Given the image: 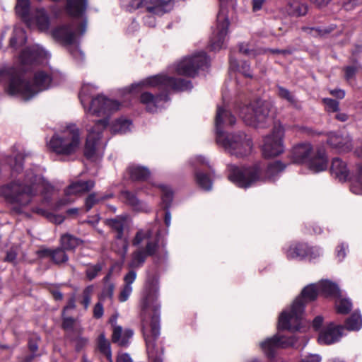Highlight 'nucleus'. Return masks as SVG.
<instances>
[{"label":"nucleus","mask_w":362,"mask_h":362,"mask_svg":"<svg viewBox=\"0 0 362 362\" xmlns=\"http://www.w3.org/2000/svg\"><path fill=\"white\" fill-rule=\"evenodd\" d=\"M95 87L90 84H84L79 93V98L81 104L86 110V119L83 121L85 124L86 120L90 116L103 117L105 119L98 120L93 127L90 128L86 125L88 132L84 154L91 158L96 152L100 149H103L105 144L100 141L101 134L107 124V117L119 109L120 104L115 100L106 98L103 95H98L92 98L90 104L88 108L86 107V102L92 97Z\"/></svg>","instance_id":"obj_1"},{"label":"nucleus","mask_w":362,"mask_h":362,"mask_svg":"<svg viewBox=\"0 0 362 362\" xmlns=\"http://www.w3.org/2000/svg\"><path fill=\"white\" fill-rule=\"evenodd\" d=\"M55 191L54 187L31 170L2 185L0 196L6 203L21 208L29 205L39 192L49 202Z\"/></svg>","instance_id":"obj_2"},{"label":"nucleus","mask_w":362,"mask_h":362,"mask_svg":"<svg viewBox=\"0 0 362 362\" xmlns=\"http://www.w3.org/2000/svg\"><path fill=\"white\" fill-rule=\"evenodd\" d=\"M158 281L148 283L145 296L141 302L143 332L146 340L147 354L151 362H162L161 347L156 340L160 334L159 313L160 305L157 303Z\"/></svg>","instance_id":"obj_3"},{"label":"nucleus","mask_w":362,"mask_h":362,"mask_svg":"<svg viewBox=\"0 0 362 362\" xmlns=\"http://www.w3.org/2000/svg\"><path fill=\"white\" fill-rule=\"evenodd\" d=\"M0 77L9 79L7 92L11 95H17L24 100H28L40 91L47 89L51 84L50 76L44 71L35 74L33 83L25 82L21 75L14 69L0 70Z\"/></svg>","instance_id":"obj_4"},{"label":"nucleus","mask_w":362,"mask_h":362,"mask_svg":"<svg viewBox=\"0 0 362 362\" xmlns=\"http://www.w3.org/2000/svg\"><path fill=\"white\" fill-rule=\"evenodd\" d=\"M320 293L317 284H311L305 287L301 292V296L294 300L290 310H284L281 313L279 317L278 329L290 331L299 329L304 310V301L314 300Z\"/></svg>","instance_id":"obj_5"},{"label":"nucleus","mask_w":362,"mask_h":362,"mask_svg":"<svg viewBox=\"0 0 362 362\" xmlns=\"http://www.w3.org/2000/svg\"><path fill=\"white\" fill-rule=\"evenodd\" d=\"M132 245L141 246L132 252L128 263L129 268L137 269L142 267L148 256L156 255L158 249V238L154 235L151 228L140 229L132 240Z\"/></svg>","instance_id":"obj_6"},{"label":"nucleus","mask_w":362,"mask_h":362,"mask_svg":"<svg viewBox=\"0 0 362 362\" xmlns=\"http://www.w3.org/2000/svg\"><path fill=\"white\" fill-rule=\"evenodd\" d=\"M81 144L80 129L76 124H69L52 136L48 146L57 154L70 156L79 149Z\"/></svg>","instance_id":"obj_7"},{"label":"nucleus","mask_w":362,"mask_h":362,"mask_svg":"<svg viewBox=\"0 0 362 362\" xmlns=\"http://www.w3.org/2000/svg\"><path fill=\"white\" fill-rule=\"evenodd\" d=\"M216 142L226 152L237 158H244L251 154L253 142L251 137L243 132L219 133Z\"/></svg>","instance_id":"obj_8"},{"label":"nucleus","mask_w":362,"mask_h":362,"mask_svg":"<svg viewBox=\"0 0 362 362\" xmlns=\"http://www.w3.org/2000/svg\"><path fill=\"white\" fill-rule=\"evenodd\" d=\"M269 112V105L258 100L243 107L240 110V116L247 125L263 127Z\"/></svg>","instance_id":"obj_9"},{"label":"nucleus","mask_w":362,"mask_h":362,"mask_svg":"<svg viewBox=\"0 0 362 362\" xmlns=\"http://www.w3.org/2000/svg\"><path fill=\"white\" fill-rule=\"evenodd\" d=\"M135 86L144 88L158 87L166 90L172 89L174 90H187L192 88V86L189 81L175 78L168 76L165 74H158L150 76L143 80Z\"/></svg>","instance_id":"obj_10"},{"label":"nucleus","mask_w":362,"mask_h":362,"mask_svg":"<svg viewBox=\"0 0 362 362\" xmlns=\"http://www.w3.org/2000/svg\"><path fill=\"white\" fill-rule=\"evenodd\" d=\"M86 30V21L78 23L75 21L71 24L59 25L50 32L52 37L57 42L71 45L76 42Z\"/></svg>","instance_id":"obj_11"},{"label":"nucleus","mask_w":362,"mask_h":362,"mask_svg":"<svg viewBox=\"0 0 362 362\" xmlns=\"http://www.w3.org/2000/svg\"><path fill=\"white\" fill-rule=\"evenodd\" d=\"M208 59L204 52H199L185 57L172 67L173 71L178 75L194 77L200 69L207 66Z\"/></svg>","instance_id":"obj_12"},{"label":"nucleus","mask_w":362,"mask_h":362,"mask_svg":"<svg viewBox=\"0 0 362 362\" xmlns=\"http://www.w3.org/2000/svg\"><path fill=\"white\" fill-rule=\"evenodd\" d=\"M284 127L281 124H278L274 127L271 134L264 137L262 153L265 158H273L284 152Z\"/></svg>","instance_id":"obj_13"},{"label":"nucleus","mask_w":362,"mask_h":362,"mask_svg":"<svg viewBox=\"0 0 362 362\" xmlns=\"http://www.w3.org/2000/svg\"><path fill=\"white\" fill-rule=\"evenodd\" d=\"M259 170L257 166L241 168L232 166L228 179L238 186L246 188L259 180Z\"/></svg>","instance_id":"obj_14"},{"label":"nucleus","mask_w":362,"mask_h":362,"mask_svg":"<svg viewBox=\"0 0 362 362\" xmlns=\"http://www.w3.org/2000/svg\"><path fill=\"white\" fill-rule=\"evenodd\" d=\"M228 25L227 10L221 6L217 15L216 28L213 30L210 40V46L212 49L218 50L223 47L228 33Z\"/></svg>","instance_id":"obj_15"},{"label":"nucleus","mask_w":362,"mask_h":362,"mask_svg":"<svg viewBox=\"0 0 362 362\" xmlns=\"http://www.w3.org/2000/svg\"><path fill=\"white\" fill-rule=\"evenodd\" d=\"M132 4L136 8L145 7L152 15L161 16L172 9L173 0H133Z\"/></svg>","instance_id":"obj_16"},{"label":"nucleus","mask_w":362,"mask_h":362,"mask_svg":"<svg viewBox=\"0 0 362 362\" xmlns=\"http://www.w3.org/2000/svg\"><path fill=\"white\" fill-rule=\"evenodd\" d=\"M327 136V144L337 153H347L354 148L351 137L348 134L330 132Z\"/></svg>","instance_id":"obj_17"},{"label":"nucleus","mask_w":362,"mask_h":362,"mask_svg":"<svg viewBox=\"0 0 362 362\" xmlns=\"http://www.w3.org/2000/svg\"><path fill=\"white\" fill-rule=\"evenodd\" d=\"M94 185L95 182L92 180L73 182L65 189V197L58 202L57 206L60 207L72 202L74 199L71 197V195H77L86 192L90 190Z\"/></svg>","instance_id":"obj_18"},{"label":"nucleus","mask_w":362,"mask_h":362,"mask_svg":"<svg viewBox=\"0 0 362 362\" xmlns=\"http://www.w3.org/2000/svg\"><path fill=\"white\" fill-rule=\"evenodd\" d=\"M293 344V339H286L276 334L263 341L259 345L264 354L267 357L272 358L277 349L286 347Z\"/></svg>","instance_id":"obj_19"},{"label":"nucleus","mask_w":362,"mask_h":362,"mask_svg":"<svg viewBox=\"0 0 362 362\" xmlns=\"http://www.w3.org/2000/svg\"><path fill=\"white\" fill-rule=\"evenodd\" d=\"M30 28H36L40 32H48L50 19L47 11L43 8L35 10L31 16L25 21Z\"/></svg>","instance_id":"obj_20"},{"label":"nucleus","mask_w":362,"mask_h":362,"mask_svg":"<svg viewBox=\"0 0 362 362\" xmlns=\"http://www.w3.org/2000/svg\"><path fill=\"white\" fill-rule=\"evenodd\" d=\"M313 152L310 143H300L294 146L291 151V158L296 163H308Z\"/></svg>","instance_id":"obj_21"},{"label":"nucleus","mask_w":362,"mask_h":362,"mask_svg":"<svg viewBox=\"0 0 362 362\" xmlns=\"http://www.w3.org/2000/svg\"><path fill=\"white\" fill-rule=\"evenodd\" d=\"M47 52L39 45H33L25 49L20 55L22 64H31L34 62H41L47 59Z\"/></svg>","instance_id":"obj_22"},{"label":"nucleus","mask_w":362,"mask_h":362,"mask_svg":"<svg viewBox=\"0 0 362 362\" xmlns=\"http://www.w3.org/2000/svg\"><path fill=\"white\" fill-rule=\"evenodd\" d=\"M235 117L225 107L218 106L215 119L216 136L219 133H225L223 129L233 126L235 123Z\"/></svg>","instance_id":"obj_23"},{"label":"nucleus","mask_w":362,"mask_h":362,"mask_svg":"<svg viewBox=\"0 0 362 362\" xmlns=\"http://www.w3.org/2000/svg\"><path fill=\"white\" fill-rule=\"evenodd\" d=\"M342 326H336L331 323L320 333L318 341L321 344H331L339 340L342 335Z\"/></svg>","instance_id":"obj_24"},{"label":"nucleus","mask_w":362,"mask_h":362,"mask_svg":"<svg viewBox=\"0 0 362 362\" xmlns=\"http://www.w3.org/2000/svg\"><path fill=\"white\" fill-rule=\"evenodd\" d=\"M168 100L166 95H153L148 92H144L140 96L141 103L146 106V110L151 112H157L164 102Z\"/></svg>","instance_id":"obj_25"},{"label":"nucleus","mask_w":362,"mask_h":362,"mask_svg":"<svg viewBox=\"0 0 362 362\" xmlns=\"http://www.w3.org/2000/svg\"><path fill=\"white\" fill-rule=\"evenodd\" d=\"M107 223L117 232V238L120 240L122 247V259H124L128 250V243L125 240L122 239L125 219L122 217L108 219L107 220Z\"/></svg>","instance_id":"obj_26"},{"label":"nucleus","mask_w":362,"mask_h":362,"mask_svg":"<svg viewBox=\"0 0 362 362\" xmlns=\"http://www.w3.org/2000/svg\"><path fill=\"white\" fill-rule=\"evenodd\" d=\"M320 255V250L314 247L309 248L306 252L303 245L291 247L287 251V257L293 259L297 257H309L310 259L315 258Z\"/></svg>","instance_id":"obj_27"},{"label":"nucleus","mask_w":362,"mask_h":362,"mask_svg":"<svg viewBox=\"0 0 362 362\" xmlns=\"http://www.w3.org/2000/svg\"><path fill=\"white\" fill-rule=\"evenodd\" d=\"M121 199L134 210L137 211H148V207L141 202L136 196L129 191L124 190L121 192Z\"/></svg>","instance_id":"obj_28"},{"label":"nucleus","mask_w":362,"mask_h":362,"mask_svg":"<svg viewBox=\"0 0 362 362\" xmlns=\"http://www.w3.org/2000/svg\"><path fill=\"white\" fill-rule=\"evenodd\" d=\"M308 166L312 171L318 173L323 171L327 168V158L324 151H319L312 156L308 163Z\"/></svg>","instance_id":"obj_29"},{"label":"nucleus","mask_w":362,"mask_h":362,"mask_svg":"<svg viewBox=\"0 0 362 362\" xmlns=\"http://www.w3.org/2000/svg\"><path fill=\"white\" fill-rule=\"evenodd\" d=\"M132 336V330L129 329L123 330L122 327L116 326L113 329L112 340L119 346H125L128 344L129 341Z\"/></svg>","instance_id":"obj_30"},{"label":"nucleus","mask_w":362,"mask_h":362,"mask_svg":"<svg viewBox=\"0 0 362 362\" xmlns=\"http://www.w3.org/2000/svg\"><path fill=\"white\" fill-rule=\"evenodd\" d=\"M88 6V0H67L66 11L74 17L82 16Z\"/></svg>","instance_id":"obj_31"},{"label":"nucleus","mask_w":362,"mask_h":362,"mask_svg":"<svg viewBox=\"0 0 362 362\" xmlns=\"http://www.w3.org/2000/svg\"><path fill=\"white\" fill-rule=\"evenodd\" d=\"M320 294L325 296L338 298L341 296V291L338 286L327 280L321 281L317 284Z\"/></svg>","instance_id":"obj_32"},{"label":"nucleus","mask_w":362,"mask_h":362,"mask_svg":"<svg viewBox=\"0 0 362 362\" xmlns=\"http://www.w3.org/2000/svg\"><path fill=\"white\" fill-rule=\"evenodd\" d=\"M331 172L339 180H345L349 175L346 164L339 158L333 159L331 165Z\"/></svg>","instance_id":"obj_33"},{"label":"nucleus","mask_w":362,"mask_h":362,"mask_svg":"<svg viewBox=\"0 0 362 362\" xmlns=\"http://www.w3.org/2000/svg\"><path fill=\"white\" fill-rule=\"evenodd\" d=\"M285 10L289 16L298 17L305 16L308 13V7L305 4L293 0L286 4Z\"/></svg>","instance_id":"obj_34"},{"label":"nucleus","mask_w":362,"mask_h":362,"mask_svg":"<svg viewBox=\"0 0 362 362\" xmlns=\"http://www.w3.org/2000/svg\"><path fill=\"white\" fill-rule=\"evenodd\" d=\"M44 256L50 257L55 264H62L68 261V256L63 248L55 250L44 249L40 251Z\"/></svg>","instance_id":"obj_35"},{"label":"nucleus","mask_w":362,"mask_h":362,"mask_svg":"<svg viewBox=\"0 0 362 362\" xmlns=\"http://www.w3.org/2000/svg\"><path fill=\"white\" fill-rule=\"evenodd\" d=\"M26 42V35L24 30L20 27H15L12 36L10 38L9 45L11 47L17 49Z\"/></svg>","instance_id":"obj_36"},{"label":"nucleus","mask_w":362,"mask_h":362,"mask_svg":"<svg viewBox=\"0 0 362 362\" xmlns=\"http://www.w3.org/2000/svg\"><path fill=\"white\" fill-rule=\"evenodd\" d=\"M127 172L133 180H145L150 175V171L146 168L137 165H130Z\"/></svg>","instance_id":"obj_37"},{"label":"nucleus","mask_w":362,"mask_h":362,"mask_svg":"<svg viewBox=\"0 0 362 362\" xmlns=\"http://www.w3.org/2000/svg\"><path fill=\"white\" fill-rule=\"evenodd\" d=\"M277 94L281 98L287 100L289 104L296 110H300L302 106L300 103L296 99V98L291 93L288 89L278 86H277Z\"/></svg>","instance_id":"obj_38"},{"label":"nucleus","mask_w":362,"mask_h":362,"mask_svg":"<svg viewBox=\"0 0 362 362\" xmlns=\"http://www.w3.org/2000/svg\"><path fill=\"white\" fill-rule=\"evenodd\" d=\"M60 243L64 250H73L80 245L81 240L70 234H64L62 235Z\"/></svg>","instance_id":"obj_39"},{"label":"nucleus","mask_w":362,"mask_h":362,"mask_svg":"<svg viewBox=\"0 0 362 362\" xmlns=\"http://www.w3.org/2000/svg\"><path fill=\"white\" fill-rule=\"evenodd\" d=\"M132 123L125 119L115 120L111 125V130L115 134H125L130 131Z\"/></svg>","instance_id":"obj_40"},{"label":"nucleus","mask_w":362,"mask_h":362,"mask_svg":"<svg viewBox=\"0 0 362 362\" xmlns=\"http://www.w3.org/2000/svg\"><path fill=\"white\" fill-rule=\"evenodd\" d=\"M195 179L197 185L204 190H210L212 187V182L207 175L201 170H195Z\"/></svg>","instance_id":"obj_41"},{"label":"nucleus","mask_w":362,"mask_h":362,"mask_svg":"<svg viewBox=\"0 0 362 362\" xmlns=\"http://www.w3.org/2000/svg\"><path fill=\"white\" fill-rule=\"evenodd\" d=\"M98 348L100 353L105 355L107 360L112 361V354L110 342L105 339L104 334H100L98 339Z\"/></svg>","instance_id":"obj_42"},{"label":"nucleus","mask_w":362,"mask_h":362,"mask_svg":"<svg viewBox=\"0 0 362 362\" xmlns=\"http://www.w3.org/2000/svg\"><path fill=\"white\" fill-rule=\"evenodd\" d=\"M346 327L349 330H359L362 327V317L358 313H353L346 321Z\"/></svg>","instance_id":"obj_43"},{"label":"nucleus","mask_w":362,"mask_h":362,"mask_svg":"<svg viewBox=\"0 0 362 362\" xmlns=\"http://www.w3.org/2000/svg\"><path fill=\"white\" fill-rule=\"evenodd\" d=\"M30 4V0H17L16 6V13L21 16L25 21L29 17Z\"/></svg>","instance_id":"obj_44"},{"label":"nucleus","mask_w":362,"mask_h":362,"mask_svg":"<svg viewBox=\"0 0 362 362\" xmlns=\"http://www.w3.org/2000/svg\"><path fill=\"white\" fill-rule=\"evenodd\" d=\"M335 306L338 313L346 314L352 308V303L349 299L342 298L340 297L336 298Z\"/></svg>","instance_id":"obj_45"},{"label":"nucleus","mask_w":362,"mask_h":362,"mask_svg":"<svg viewBox=\"0 0 362 362\" xmlns=\"http://www.w3.org/2000/svg\"><path fill=\"white\" fill-rule=\"evenodd\" d=\"M110 274L104 278L105 286L100 296V300H103L106 298H112L115 289V286L112 283L109 281Z\"/></svg>","instance_id":"obj_46"},{"label":"nucleus","mask_w":362,"mask_h":362,"mask_svg":"<svg viewBox=\"0 0 362 362\" xmlns=\"http://www.w3.org/2000/svg\"><path fill=\"white\" fill-rule=\"evenodd\" d=\"M103 268L101 263H97L95 264L88 265L86 270V276L89 281H92L98 276Z\"/></svg>","instance_id":"obj_47"},{"label":"nucleus","mask_w":362,"mask_h":362,"mask_svg":"<svg viewBox=\"0 0 362 362\" xmlns=\"http://www.w3.org/2000/svg\"><path fill=\"white\" fill-rule=\"evenodd\" d=\"M23 156L21 153H18L11 156L9 163L13 171L19 172L22 169Z\"/></svg>","instance_id":"obj_48"},{"label":"nucleus","mask_w":362,"mask_h":362,"mask_svg":"<svg viewBox=\"0 0 362 362\" xmlns=\"http://www.w3.org/2000/svg\"><path fill=\"white\" fill-rule=\"evenodd\" d=\"M33 212L42 216H46L51 222H53L56 224H60L64 221V217L62 216L47 213L45 211L38 208L33 209Z\"/></svg>","instance_id":"obj_49"},{"label":"nucleus","mask_w":362,"mask_h":362,"mask_svg":"<svg viewBox=\"0 0 362 362\" xmlns=\"http://www.w3.org/2000/svg\"><path fill=\"white\" fill-rule=\"evenodd\" d=\"M351 190L356 194H362V166L359 168L356 179L351 184Z\"/></svg>","instance_id":"obj_50"},{"label":"nucleus","mask_w":362,"mask_h":362,"mask_svg":"<svg viewBox=\"0 0 362 362\" xmlns=\"http://www.w3.org/2000/svg\"><path fill=\"white\" fill-rule=\"evenodd\" d=\"M111 197H112L111 194H107L105 196H98V197L95 194H90L86 200V206L87 208V210H90L93 207V206L95 204H96L97 202H98L99 201L108 199Z\"/></svg>","instance_id":"obj_51"},{"label":"nucleus","mask_w":362,"mask_h":362,"mask_svg":"<svg viewBox=\"0 0 362 362\" xmlns=\"http://www.w3.org/2000/svg\"><path fill=\"white\" fill-rule=\"evenodd\" d=\"M94 287L90 285L85 288L83 291V300L81 303L83 305L84 308L87 309L90 303L91 296L93 293Z\"/></svg>","instance_id":"obj_52"},{"label":"nucleus","mask_w":362,"mask_h":362,"mask_svg":"<svg viewBox=\"0 0 362 362\" xmlns=\"http://www.w3.org/2000/svg\"><path fill=\"white\" fill-rule=\"evenodd\" d=\"M159 187L162 192V201L168 207L172 201L173 192L167 186L160 185Z\"/></svg>","instance_id":"obj_53"},{"label":"nucleus","mask_w":362,"mask_h":362,"mask_svg":"<svg viewBox=\"0 0 362 362\" xmlns=\"http://www.w3.org/2000/svg\"><path fill=\"white\" fill-rule=\"evenodd\" d=\"M285 168V165L280 161H275L271 163L267 168L268 177L271 178L274 173L282 171Z\"/></svg>","instance_id":"obj_54"},{"label":"nucleus","mask_w":362,"mask_h":362,"mask_svg":"<svg viewBox=\"0 0 362 362\" xmlns=\"http://www.w3.org/2000/svg\"><path fill=\"white\" fill-rule=\"evenodd\" d=\"M239 51L240 52L249 57H255L257 54L263 53V50L262 49H250L248 45L246 44H240L239 45Z\"/></svg>","instance_id":"obj_55"},{"label":"nucleus","mask_w":362,"mask_h":362,"mask_svg":"<svg viewBox=\"0 0 362 362\" xmlns=\"http://www.w3.org/2000/svg\"><path fill=\"white\" fill-rule=\"evenodd\" d=\"M323 103L329 112H337L339 110V103L331 98H324Z\"/></svg>","instance_id":"obj_56"},{"label":"nucleus","mask_w":362,"mask_h":362,"mask_svg":"<svg viewBox=\"0 0 362 362\" xmlns=\"http://www.w3.org/2000/svg\"><path fill=\"white\" fill-rule=\"evenodd\" d=\"M76 351H81L83 349L88 343V339L78 336L73 340Z\"/></svg>","instance_id":"obj_57"},{"label":"nucleus","mask_w":362,"mask_h":362,"mask_svg":"<svg viewBox=\"0 0 362 362\" xmlns=\"http://www.w3.org/2000/svg\"><path fill=\"white\" fill-rule=\"evenodd\" d=\"M191 163L196 168L197 166L208 167L209 168H211L209 160L206 158L202 156H197L194 158L193 160L191 161Z\"/></svg>","instance_id":"obj_58"},{"label":"nucleus","mask_w":362,"mask_h":362,"mask_svg":"<svg viewBox=\"0 0 362 362\" xmlns=\"http://www.w3.org/2000/svg\"><path fill=\"white\" fill-rule=\"evenodd\" d=\"M132 292V287L129 285H125L120 292L119 299L121 302L126 301Z\"/></svg>","instance_id":"obj_59"},{"label":"nucleus","mask_w":362,"mask_h":362,"mask_svg":"<svg viewBox=\"0 0 362 362\" xmlns=\"http://www.w3.org/2000/svg\"><path fill=\"white\" fill-rule=\"evenodd\" d=\"M75 320L71 317L63 315V328L66 330L71 329L74 327Z\"/></svg>","instance_id":"obj_60"},{"label":"nucleus","mask_w":362,"mask_h":362,"mask_svg":"<svg viewBox=\"0 0 362 362\" xmlns=\"http://www.w3.org/2000/svg\"><path fill=\"white\" fill-rule=\"evenodd\" d=\"M104 310L103 305L100 301L97 303L93 308V316L94 317L99 319L103 315Z\"/></svg>","instance_id":"obj_61"},{"label":"nucleus","mask_w":362,"mask_h":362,"mask_svg":"<svg viewBox=\"0 0 362 362\" xmlns=\"http://www.w3.org/2000/svg\"><path fill=\"white\" fill-rule=\"evenodd\" d=\"M136 278V273L134 270H131L128 274H127L124 278L125 281V285L131 286L132 284L135 281Z\"/></svg>","instance_id":"obj_62"},{"label":"nucleus","mask_w":362,"mask_h":362,"mask_svg":"<svg viewBox=\"0 0 362 362\" xmlns=\"http://www.w3.org/2000/svg\"><path fill=\"white\" fill-rule=\"evenodd\" d=\"M358 66H349L345 67L344 71L346 78L348 80L351 78L355 75Z\"/></svg>","instance_id":"obj_63"},{"label":"nucleus","mask_w":362,"mask_h":362,"mask_svg":"<svg viewBox=\"0 0 362 362\" xmlns=\"http://www.w3.org/2000/svg\"><path fill=\"white\" fill-rule=\"evenodd\" d=\"M321 357L317 354H310L302 360L301 362H320Z\"/></svg>","instance_id":"obj_64"}]
</instances>
